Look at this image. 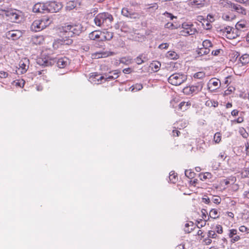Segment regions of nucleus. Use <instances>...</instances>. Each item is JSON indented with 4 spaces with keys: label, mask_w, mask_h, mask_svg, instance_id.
I'll return each mask as SVG.
<instances>
[{
    "label": "nucleus",
    "mask_w": 249,
    "mask_h": 249,
    "mask_svg": "<svg viewBox=\"0 0 249 249\" xmlns=\"http://www.w3.org/2000/svg\"><path fill=\"white\" fill-rule=\"evenodd\" d=\"M142 88H143V86L142 84L137 83L136 84L132 85L130 88V89L131 91L132 92H137L138 91L141 90Z\"/></svg>",
    "instance_id": "c85d7f7f"
},
{
    "label": "nucleus",
    "mask_w": 249,
    "mask_h": 249,
    "mask_svg": "<svg viewBox=\"0 0 249 249\" xmlns=\"http://www.w3.org/2000/svg\"><path fill=\"white\" fill-rule=\"evenodd\" d=\"M50 24V18L48 17H44L34 20L31 25V28L34 31L39 32L48 26Z\"/></svg>",
    "instance_id": "7ed1b4c3"
},
{
    "label": "nucleus",
    "mask_w": 249,
    "mask_h": 249,
    "mask_svg": "<svg viewBox=\"0 0 249 249\" xmlns=\"http://www.w3.org/2000/svg\"><path fill=\"white\" fill-rule=\"evenodd\" d=\"M202 46L205 48L211 49L213 47V44L210 40L206 39L203 41Z\"/></svg>",
    "instance_id": "4c0bfd02"
},
{
    "label": "nucleus",
    "mask_w": 249,
    "mask_h": 249,
    "mask_svg": "<svg viewBox=\"0 0 249 249\" xmlns=\"http://www.w3.org/2000/svg\"><path fill=\"white\" fill-rule=\"evenodd\" d=\"M221 52H222V50L219 49L213 51L211 53L213 55L217 56L219 55Z\"/></svg>",
    "instance_id": "680f3d73"
},
{
    "label": "nucleus",
    "mask_w": 249,
    "mask_h": 249,
    "mask_svg": "<svg viewBox=\"0 0 249 249\" xmlns=\"http://www.w3.org/2000/svg\"><path fill=\"white\" fill-rule=\"evenodd\" d=\"M236 2L240 3L245 4L246 5H249V0H234Z\"/></svg>",
    "instance_id": "0e129e2a"
},
{
    "label": "nucleus",
    "mask_w": 249,
    "mask_h": 249,
    "mask_svg": "<svg viewBox=\"0 0 249 249\" xmlns=\"http://www.w3.org/2000/svg\"><path fill=\"white\" fill-rule=\"evenodd\" d=\"M170 181L173 183H176L178 180V176L174 171H171L169 176Z\"/></svg>",
    "instance_id": "473e14b6"
},
{
    "label": "nucleus",
    "mask_w": 249,
    "mask_h": 249,
    "mask_svg": "<svg viewBox=\"0 0 249 249\" xmlns=\"http://www.w3.org/2000/svg\"><path fill=\"white\" fill-rule=\"evenodd\" d=\"M29 60L26 58H22L19 62V67L16 71L17 74H22L25 73L28 70L29 66Z\"/></svg>",
    "instance_id": "6e6552de"
},
{
    "label": "nucleus",
    "mask_w": 249,
    "mask_h": 249,
    "mask_svg": "<svg viewBox=\"0 0 249 249\" xmlns=\"http://www.w3.org/2000/svg\"><path fill=\"white\" fill-rule=\"evenodd\" d=\"M19 18V15L18 11L16 9H8L6 17L7 20L12 22H17Z\"/></svg>",
    "instance_id": "9b49d317"
},
{
    "label": "nucleus",
    "mask_w": 249,
    "mask_h": 249,
    "mask_svg": "<svg viewBox=\"0 0 249 249\" xmlns=\"http://www.w3.org/2000/svg\"><path fill=\"white\" fill-rule=\"evenodd\" d=\"M235 29L230 26L224 27L221 30L222 32V35L229 39H233L235 38L237 36L236 33H235Z\"/></svg>",
    "instance_id": "9d476101"
},
{
    "label": "nucleus",
    "mask_w": 249,
    "mask_h": 249,
    "mask_svg": "<svg viewBox=\"0 0 249 249\" xmlns=\"http://www.w3.org/2000/svg\"><path fill=\"white\" fill-rule=\"evenodd\" d=\"M185 174L188 178H192L194 177L195 173L191 170H186L185 171Z\"/></svg>",
    "instance_id": "c03bdc74"
},
{
    "label": "nucleus",
    "mask_w": 249,
    "mask_h": 249,
    "mask_svg": "<svg viewBox=\"0 0 249 249\" xmlns=\"http://www.w3.org/2000/svg\"><path fill=\"white\" fill-rule=\"evenodd\" d=\"M215 231H216V232L219 234L222 233L223 231L222 226L220 225H217L215 227Z\"/></svg>",
    "instance_id": "6e6d98bb"
},
{
    "label": "nucleus",
    "mask_w": 249,
    "mask_h": 249,
    "mask_svg": "<svg viewBox=\"0 0 249 249\" xmlns=\"http://www.w3.org/2000/svg\"><path fill=\"white\" fill-rule=\"evenodd\" d=\"M240 175L243 178H249V166L243 168L240 171Z\"/></svg>",
    "instance_id": "bb28decb"
},
{
    "label": "nucleus",
    "mask_w": 249,
    "mask_h": 249,
    "mask_svg": "<svg viewBox=\"0 0 249 249\" xmlns=\"http://www.w3.org/2000/svg\"><path fill=\"white\" fill-rule=\"evenodd\" d=\"M70 64L69 59L66 57L59 58L56 62L57 66L60 69L66 68Z\"/></svg>",
    "instance_id": "f3484780"
},
{
    "label": "nucleus",
    "mask_w": 249,
    "mask_h": 249,
    "mask_svg": "<svg viewBox=\"0 0 249 249\" xmlns=\"http://www.w3.org/2000/svg\"><path fill=\"white\" fill-rule=\"evenodd\" d=\"M205 73L203 71H201L195 73L194 74L193 77L196 79H202L205 77Z\"/></svg>",
    "instance_id": "f704fd0d"
},
{
    "label": "nucleus",
    "mask_w": 249,
    "mask_h": 249,
    "mask_svg": "<svg viewBox=\"0 0 249 249\" xmlns=\"http://www.w3.org/2000/svg\"><path fill=\"white\" fill-rule=\"evenodd\" d=\"M213 140L215 143H219L221 140V134L219 132L216 133L214 135Z\"/></svg>",
    "instance_id": "79ce46f5"
},
{
    "label": "nucleus",
    "mask_w": 249,
    "mask_h": 249,
    "mask_svg": "<svg viewBox=\"0 0 249 249\" xmlns=\"http://www.w3.org/2000/svg\"><path fill=\"white\" fill-rule=\"evenodd\" d=\"M237 29H247L249 28V21L244 19L240 20L236 24Z\"/></svg>",
    "instance_id": "6ab92c4d"
},
{
    "label": "nucleus",
    "mask_w": 249,
    "mask_h": 249,
    "mask_svg": "<svg viewBox=\"0 0 249 249\" xmlns=\"http://www.w3.org/2000/svg\"><path fill=\"white\" fill-rule=\"evenodd\" d=\"M233 90H234V89L233 88L229 87L227 90H226L224 91V95H229V94H231L233 92Z\"/></svg>",
    "instance_id": "13d9d810"
},
{
    "label": "nucleus",
    "mask_w": 249,
    "mask_h": 249,
    "mask_svg": "<svg viewBox=\"0 0 249 249\" xmlns=\"http://www.w3.org/2000/svg\"><path fill=\"white\" fill-rule=\"evenodd\" d=\"M163 15L165 16V17L169 18L171 20H173L174 18H177L176 17L174 16L172 14L167 12H165L163 14Z\"/></svg>",
    "instance_id": "603ef678"
},
{
    "label": "nucleus",
    "mask_w": 249,
    "mask_h": 249,
    "mask_svg": "<svg viewBox=\"0 0 249 249\" xmlns=\"http://www.w3.org/2000/svg\"><path fill=\"white\" fill-rule=\"evenodd\" d=\"M249 63V54H244L239 58L237 63L234 66V69L236 71L238 75L245 71V69L243 67L246 66Z\"/></svg>",
    "instance_id": "20e7f679"
},
{
    "label": "nucleus",
    "mask_w": 249,
    "mask_h": 249,
    "mask_svg": "<svg viewBox=\"0 0 249 249\" xmlns=\"http://www.w3.org/2000/svg\"><path fill=\"white\" fill-rule=\"evenodd\" d=\"M164 27L166 29L173 30L178 28L177 24H175L173 23L168 22L164 25Z\"/></svg>",
    "instance_id": "e433bc0d"
},
{
    "label": "nucleus",
    "mask_w": 249,
    "mask_h": 249,
    "mask_svg": "<svg viewBox=\"0 0 249 249\" xmlns=\"http://www.w3.org/2000/svg\"><path fill=\"white\" fill-rule=\"evenodd\" d=\"M110 73H112L113 75H108V76L107 78L108 79H115L119 77V71L118 70H114L109 72Z\"/></svg>",
    "instance_id": "72a5a7b5"
},
{
    "label": "nucleus",
    "mask_w": 249,
    "mask_h": 249,
    "mask_svg": "<svg viewBox=\"0 0 249 249\" xmlns=\"http://www.w3.org/2000/svg\"><path fill=\"white\" fill-rule=\"evenodd\" d=\"M220 85V81L216 78H212L208 83V88L211 91L217 89Z\"/></svg>",
    "instance_id": "f8f14e48"
},
{
    "label": "nucleus",
    "mask_w": 249,
    "mask_h": 249,
    "mask_svg": "<svg viewBox=\"0 0 249 249\" xmlns=\"http://www.w3.org/2000/svg\"><path fill=\"white\" fill-rule=\"evenodd\" d=\"M239 133L244 138H247L249 137V133L244 127L239 128Z\"/></svg>",
    "instance_id": "58836bf2"
},
{
    "label": "nucleus",
    "mask_w": 249,
    "mask_h": 249,
    "mask_svg": "<svg viewBox=\"0 0 249 249\" xmlns=\"http://www.w3.org/2000/svg\"><path fill=\"white\" fill-rule=\"evenodd\" d=\"M62 8V4L59 2L50 1L47 3V12L56 13Z\"/></svg>",
    "instance_id": "1a4fd4ad"
},
{
    "label": "nucleus",
    "mask_w": 249,
    "mask_h": 249,
    "mask_svg": "<svg viewBox=\"0 0 249 249\" xmlns=\"http://www.w3.org/2000/svg\"><path fill=\"white\" fill-rule=\"evenodd\" d=\"M220 217V212L216 209H212L209 212V218L217 219Z\"/></svg>",
    "instance_id": "5701e85b"
},
{
    "label": "nucleus",
    "mask_w": 249,
    "mask_h": 249,
    "mask_svg": "<svg viewBox=\"0 0 249 249\" xmlns=\"http://www.w3.org/2000/svg\"><path fill=\"white\" fill-rule=\"evenodd\" d=\"M246 152L247 155H249V142H247L245 143Z\"/></svg>",
    "instance_id": "774afa93"
},
{
    "label": "nucleus",
    "mask_w": 249,
    "mask_h": 249,
    "mask_svg": "<svg viewBox=\"0 0 249 249\" xmlns=\"http://www.w3.org/2000/svg\"><path fill=\"white\" fill-rule=\"evenodd\" d=\"M114 53L110 51L95 52L91 53V57L93 59L105 58L112 55Z\"/></svg>",
    "instance_id": "2eb2a0df"
},
{
    "label": "nucleus",
    "mask_w": 249,
    "mask_h": 249,
    "mask_svg": "<svg viewBox=\"0 0 249 249\" xmlns=\"http://www.w3.org/2000/svg\"><path fill=\"white\" fill-rule=\"evenodd\" d=\"M34 13H46L47 12V3L38 2L35 4L33 8Z\"/></svg>",
    "instance_id": "ddd939ff"
},
{
    "label": "nucleus",
    "mask_w": 249,
    "mask_h": 249,
    "mask_svg": "<svg viewBox=\"0 0 249 249\" xmlns=\"http://www.w3.org/2000/svg\"><path fill=\"white\" fill-rule=\"evenodd\" d=\"M113 36V33L107 30L102 31L101 41L110 40Z\"/></svg>",
    "instance_id": "aec40b11"
},
{
    "label": "nucleus",
    "mask_w": 249,
    "mask_h": 249,
    "mask_svg": "<svg viewBox=\"0 0 249 249\" xmlns=\"http://www.w3.org/2000/svg\"><path fill=\"white\" fill-rule=\"evenodd\" d=\"M221 3L222 4H223L224 5H225L226 4H230V3H229L227 1H226L225 0H223L221 2ZM230 5H231V7L234 10V11H235L237 13L238 12V11H239L240 8L241 7V5H239V4H235V3H230Z\"/></svg>",
    "instance_id": "b1692460"
},
{
    "label": "nucleus",
    "mask_w": 249,
    "mask_h": 249,
    "mask_svg": "<svg viewBox=\"0 0 249 249\" xmlns=\"http://www.w3.org/2000/svg\"><path fill=\"white\" fill-rule=\"evenodd\" d=\"M193 226L194 224L192 222H189V223H186L184 228L185 231L187 233L191 232L193 230Z\"/></svg>",
    "instance_id": "2f4dec72"
},
{
    "label": "nucleus",
    "mask_w": 249,
    "mask_h": 249,
    "mask_svg": "<svg viewBox=\"0 0 249 249\" xmlns=\"http://www.w3.org/2000/svg\"><path fill=\"white\" fill-rule=\"evenodd\" d=\"M244 121V117L239 116L237 119L232 121L233 123H241Z\"/></svg>",
    "instance_id": "bf43d9fd"
},
{
    "label": "nucleus",
    "mask_w": 249,
    "mask_h": 249,
    "mask_svg": "<svg viewBox=\"0 0 249 249\" xmlns=\"http://www.w3.org/2000/svg\"><path fill=\"white\" fill-rule=\"evenodd\" d=\"M205 0H190L189 4L197 8L202 7L204 5Z\"/></svg>",
    "instance_id": "412c9836"
},
{
    "label": "nucleus",
    "mask_w": 249,
    "mask_h": 249,
    "mask_svg": "<svg viewBox=\"0 0 249 249\" xmlns=\"http://www.w3.org/2000/svg\"><path fill=\"white\" fill-rule=\"evenodd\" d=\"M47 73V71L46 70H42L41 71H37L36 72V75H42V79H44L45 78H46L47 76L46 75V74Z\"/></svg>",
    "instance_id": "a18cd8bd"
},
{
    "label": "nucleus",
    "mask_w": 249,
    "mask_h": 249,
    "mask_svg": "<svg viewBox=\"0 0 249 249\" xmlns=\"http://www.w3.org/2000/svg\"><path fill=\"white\" fill-rule=\"evenodd\" d=\"M161 64L159 61H153L150 64V67L152 69V70L155 71H157L160 67Z\"/></svg>",
    "instance_id": "7c9ffc66"
},
{
    "label": "nucleus",
    "mask_w": 249,
    "mask_h": 249,
    "mask_svg": "<svg viewBox=\"0 0 249 249\" xmlns=\"http://www.w3.org/2000/svg\"><path fill=\"white\" fill-rule=\"evenodd\" d=\"M59 30L61 36L69 38L79 35L82 32V26L79 23L69 22L65 23Z\"/></svg>",
    "instance_id": "f257e3e1"
},
{
    "label": "nucleus",
    "mask_w": 249,
    "mask_h": 249,
    "mask_svg": "<svg viewBox=\"0 0 249 249\" xmlns=\"http://www.w3.org/2000/svg\"><path fill=\"white\" fill-rule=\"evenodd\" d=\"M237 230L236 229H230L229 231L228 236L230 238H231L233 237L234 236L237 235Z\"/></svg>",
    "instance_id": "49530a36"
},
{
    "label": "nucleus",
    "mask_w": 249,
    "mask_h": 249,
    "mask_svg": "<svg viewBox=\"0 0 249 249\" xmlns=\"http://www.w3.org/2000/svg\"><path fill=\"white\" fill-rule=\"evenodd\" d=\"M200 179L201 180L205 181L207 179H210L212 178V175L211 173L209 172H206L204 173H201L199 175Z\"/></svg>",
    "instance_id": "c756f323"
},
{
    "label": "nucleus",
    "mask_w": 249,
    "mask_h": 249,
    "mask_svg": "<svg viewBox=\"0 0 249 249\" xmlns=\"http://www.w3.org/2000/svg\"><path fill=\"white\" fill-rule=\"evenodd\" d=\"M8 10V9H3L1 7H0V16H1L3 18H6Z\"/></svg>",
    "instance_id": "8fccbe9b"
},
{
    "label": "nucleus",
    "mask_w": 249,
    "mask_h": 249,
    "mask_svg": "<svg viewBox=\"0 0 249 249\" xmlns=\"http://www.w3.org/2000/svg\"><path fill=\"white\" fill-rule=\"evenodd\" d=\"M207 221H205L204 220H200V221H197V223L196 225L197 227L198 228H200L201 227H204L206 225Z\"/></svg>",
    "instance_id": "864d4df0"
},
{
    "label": "nucleus",
    "mask_w": 249,
    "mask_h": 249,
    "mask_svg": "<svg viewBox=\"0 0 249 249\" xmlns=\"http://www.w3.org/2000/svg\"><path fill=\"white\" fill-rule=\"evenodd\" d=\"M191 105L189 102H181L178 105V108L180 110L184 111L186 110Z\"/></svg>",
    "instance_id": "a878e982"
},
{
    "label": "nucleus",
    "mask_w": 249,
    "mask_h": 249,
    "mask_svg": "<svg viewBox=\"0 0 249 249\" xmlns=\"http://www.w3.org/2000/svg\"><path fill=\"white\" fill-rule=\"evenodd\" d=\"M22 36V33L18 30L9 31L6 33V36L8 39L16 40Z\"/></svg>",
    "instance_id": "4468645a"
},
{
    "label": "nucleus",
    "mask_w": 249,
    "mask_h": 249,
    "mask_svg": "<svg viewBox=\"0 0 249 249\" xmlns=\"http://www.w3.org/2000/svg\"><path fill=\"white\" fill-rule=\"evenodd\" d=\"M186 75L176 73L172 74L168 79V82L174 86H179L187 80Z\"/></svg>",
    "instance_id": "39448f33"
},
{
    "label": "nucleus",
    "mask_w": 249,
    "mask_h": 249,
    "mask_svg": "<svg viewBox=\"0 0 249 249\" xmlns=\"http://www.w3.org/2000/svg\"><path fill=\"white\" fill-rule=\"evenodd\" d=\"M202 218L205 221H208L209 219V214H208V212L206 209L201 210Z\"/></svg>",
    "instance_id": "ea45409f"
},
{
    "label": "nucleus",
    "mask_w": 249,
    "mask_h": 249,
    "mask_svg": "<svg viewBox=\"0 0 249 249\" xmlns=\"http://www.w3.org/2000/svg\"><path fill=\"white\" fill-rule=\"evenodd\" d=\"M210 52V49H208L203 47L199 49L198 53L201 55H205L209 53Z\"/></svg>",
    "instance_id": "c9c22d12"
},
{
    "label": "nucleus",
    "mask_w": 249,
    "mask_h": 249,
    "mask_svg": "<svg viewBox=\"0 0 249 249\" xmlns=\"http://www.w3.org/2000/svg\"><path fill=\"white\" fill-rule=\"evenodd\" d=\"M38 63L42 65H44V66H49V65H50L51 64V62H50L48 60H45L44 61L43 63H41V62H40V59H38Z\"/></svg>",
    "instance_id": "e2e57ef3"
},
{
    "label": "nucleus",
    "mask_w": 249,
    "mask_h": 249,
    "mask_svg": "<svg viewBox=\"0 0 249 249\" xmlns=\"http://www.w3.org/2000/svg\"><path fill=\"white\" fill-rule=\"evenodd\" d=\"M197 234L198 236H200L201 239L205 236L204 232L201 230H199L197 231Z\"/></svg>",
    "instance_id": "69168bd1"
},
{
    "label": "nucleus",
    "mask_w": 249,
    "mask_h": 249,
    "mask_svg": "<svg viewBox=\"0 0 249 249\" xmlns=\"http://www.w3.org/2000/svg\"><path fill=\"white\" fill-rule=\"evenodd\" d=\"M9 75V74L7 72L1 71H0V78H6Z\"/></svg>",
    "instance_id": "4d7b16f0"
},
{
    "label": "nucleus",
    "mask_w": 249,
    "mask_h": 249,
    "mask_svg": "<svg viewBox=\"0 0 249 249\" xmlns=\"http://www.w3.org/2000/svg\"><path fill=\"white\" fill-rule=\"evenodd\" d=\"M44 39L42 36H35L33 37V43L36 45H40L43 43Z\"/></svg>",
    "instance_id": "393cba45"
},
{
    "label": "nucleus",
    "mask_w": 249,
    "mask_h": 249,
    "mask_svg": "<svg viewBox=\"0 0 249 249\" xmlns=\"http://www.w3.org/2000/svg\"><path fill=\"white\" fill-rule=\"evenodd\" d=\"M113 20V16L107 12L98 14L94 19L95 24L98 26H101L104 25L107 26Z\"/></svg>",
    "instance_id": "f03ea898"
},
{
    "label": "nucleus",
    "mask_w": 249,
    "mask_h": 249,
    "mask_svg": "<svg viewBox=\"0 0 249 249\" xmlns=\"http://www.w3.org/2000/svg\"><path fill=\"white\" fill-rule=\"evenodd\" d=\"M102 31L95 30L89 34V37L90 40L101 41Z\"/></svg>",
    "instance_id": "dca6fc26"
},
{
    "label": "nucleus",
    "mask_w": 249,
    "mask_h": 249,
    "mask_svg": "<svg viewBox=\"0 0 249 249\" xmlns=\"http://www.w3.org/2000/svg\"><path fill=\"white\" fill-rule=\"evenodd\" d=\"M122 13L124 16L127 17L130 16L131 15L130 13V12L128 11V9L126 8H124L122 9Z\"/></svg>",
    "instance_id": "de8ad7c7"
},
{
    "label": "nucleus",
    "mask_w": 249,
    "mask_h": 249,
    "mask_svg": "<svg viewBox=\"0 0 249 249\" xmlns=\"http://www.w3.org/2000/svg\"><path fill=\"white\" fill-rule=\"evenodd\" d=\"M239 230L242 232H247L249 233V228L245 226H241L239 228Z\"/></svg>",
    "instance_id": "5fc2aeb1"
},
{
    "label": "nucleus",
    "mask_w": 249,
    "mask_h": 249,
    "mask_svg": "<svg viewBox=\"0 0 249 249\" xmlns=\"http://www.w3.org/2000/svg\"><path fill=\"white\" fill-rule=\"evenodd\" d=\"M212 200L214 203L219 204L221 202V198L219 196H213Z\"/></svg>",
    "instance_id": "37998d69"
},
{
    "label": "nucleus",
    "mask_w": 249,
    "mask_h": 249,
    "mask_svg": "<svg viewBox=\"0 0 249 249\" xmlns=\"http://www.w3.org/2000/svg\"><path fill=\"white\" fill-rule=\"evenodd\" d=\"M92 82L96 84L101 83L102 81L104 79V77L97 73H92L90 77Z\"/></svg>",
    "instance_id": "a211bd4d"
},
{
    "label": "nucleus",
    "mask_w": 249,
    "mask_h": 249,
    "mask_svg": "<svg viewBox=\"0 0 249 249\" xmlns=\"http://www.w3.org/2000/svg\"><path fill=\"white\" fill-rule=\"evenodd\" d=\"M203 87V84L202 82H199L196 85H193L192 86H187L185 87L182 91L186 95H190L193 94H196L200 91Z\"/></svg>",
    "instance_id": "0eeeda50"
},
{
    "label": "nucleus",
    "mask_w": 249,
    "mask_h": 249,
    "mask_svg": "<svg viewBox=\"0 0 249 249\" xmlns=\"http://www.w3.org/2000/svg\"><path fill=\"white\" fill-rule=\"evenodd\" d=\"M148 58H147L146 55L144 54H141L138 57H137L135 59V61L136 63L138 65H141L145 62L148 61Z\"/></svg>",
    "instance_id": "4be33fe9"
},
{
    "label": "nucleus",
    "mask_w": 249,
    "mask_h": 249,
    "mask_svg": "<svg viewBox=\"0 0 249 249\" xmlns=\"http://www.w3.org/2000/svg\"><path fill=\"white\" fill-rule=\"evenodd\" d=\"M205 244L206 245H210V244H211L212 243V240L208 237V238H205L204 240H203Z\"/></svg>",
    "instance_id": "338daca9"
},
{
    "label": "nucleus",
    "mask_w": 249,
    "mask_h": 249,
    "mask_svg": "<svg viewBox=\"0 0 249 249\" xmlns=\"http://www.w3.org/2000/svg\"><path fill=\"white\" fill-rule=\"evenodd\" d=\"M238 13L243 16H246L247 14V10L244 7L241 6Z\"/></svg>",
    "instance_id": "3c124183"
},
{
    "label": "nucleus",
    "mask_w": 249,
    "mask_h": 249,
    "mask_svg": "<svg viewBox=\"0 0 249 249\" xmlns=\"http://www.w3.org/2000/svg\"><path fill=\"white\" fill-rule=\"evenodd\" d=\"M166 56L169 59L176 60L178 58V55L174 51H168L166 54Z\"/></svg>",
    "instance_id": "cd10ccee"
},
{
    "label": "nucleus",
    "mask_w": 249,
    "mask_h": 249,
    "mask_svg": "<svg viewBox=\"0 0 249 249\" xmlns=\"http://www.w3.org/2000/svg\"><path fill=\"white\" fill-rule=\"evenodd\" d=\"M240 238H240V236H239L238 235H236L234 236L233 237L231 238V243H233L235 242L239 241L240 239Z\"/></svg>",
    "instance_id": "052dcab7"
},
{
    "label": "nucleus",
    "mask_w": 249,
    "mask_h": 249,
    "mask_svg": "<svg viewBox=\"0 0 249 249\" xmlns=\"http://www.w3.org/2000/svg\"><path fill=\"white\" fill-rule=\"evenodd\" d=\"M197 31L192 24H189L187 22H183L182 24V27L179 32V35L184 36H187L195 35Z\"/></svg>",
    "instance_id": "423d86ee"
},
{
    "label": "nucleus",
    "mask_w": 249,
    "mask_h": 249,
    "mask_svg": "<svg viewBox=\"0 0 249 249\" xmlns=\"http://www.w3.org/2000/svg\"><path fill=\"white\" fill-rule=\"evenodd\" d=\"M76 3L73 1H71L67 3L66 9L68 10L73 9L76 7Z\"/></svg>",
    "instance_id": "a19ab883"
},
{
    "label": "nucleus",
    "mask_w": 249,
    "mask_h": 249,
    "mask_svg": "<svg viewBox=\"0 0 249 249\" xmlns=\"http://www.w3.org/2000/svg\"><path fill=\"white\" fill-rule=\"evenodd\" d=\"M208 236L209 238H216L217 237V235L215 232L214 231H209L208 233Z\"/></svg>",
    "instance_id": "09e8293b"
}]
</instances>
